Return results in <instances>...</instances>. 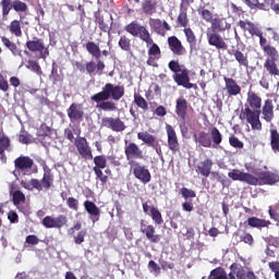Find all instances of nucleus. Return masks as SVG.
I'll list each match as a JSON object with an SVG mask.
<instances>
[{
    "label": "nucleus",
    "mask_w": 279,
    "mask_h": 279,
    "mask_svg": "<svg viewBox=\"0 0 279 279\" xmlns=\"http://www.w3.org/2000/svg\"><path fill=\"white\" fill-rule=\"evenodd\" d=\"M94 165L93 170L106 169V167H108V159L106 158V155H98L94 157Z\"/></svg>",
    "instance_id": "49"
},
{
    "label": "nucleus",
    "mask_w": 279,
    "mask_h": 279,
    "mask_svg": "<svg viewBox=\"0 0 279 279\" xmlns=\"http://www.w3.org/2000/svg\"><path fill=\"white\" fill-rule=\"evenodd\" d=\"M25 47L31 53H39L41 60H47L49 58V46H45V40L43 38L34 37L25 43Z\"/></svg>",
    "instance_id": "9"
},
{
    "label": "nucleus",
    "mask_w": 279,
    "mask_h": 279,
    "mask_svg": "<svg viewBox=\"0 0 279 279\" xmlns=\"http://www.w3.org/2000/svg\"><path fill=\"white\" fill-rule=\"evenodd\" d=\"M88 232L86 230H81L76 235H74V243L75 245H82L84 243L86 235Z\"/></svg>",
    "instance_id": "59"
},
{
    "label": "nucleus",
    "mask_w": 279,
    "mask_h": 279,
    "mask_svg": "<svg viewBox=\"0 0 279 279\" xmlns=\"http://www.w3.org/2000/svg\"><path fill=\"white\" fill-rule=\"evenodd\" d=\"M197 14L206 23H211V21H214L213 12L210 10L206 9V7H198Z\"/></svg>",
    "instance_id": "48"
},
{
    "label": "nucleus",
    "mask_w": 279,
    "mask_h": 279,
    "mask_svg": "<svg viewBox=\"0 0 279 279\" xmlns=\"http://www.w3.org/2000/svg\"><path fill=\"white\" fill-rule=\"evenodd\" d=\"M85 47L89 56L96 60L101 58V49L99 48V45L95 44L94 41H88Z\"/></svg>",
    "instance_id": "41"
},
{
    "label": "nucleus",
    "mask_w": 279,
    "mask_h": 279,
    "mask_svg": "<svg viewBox=\"0 0 279 279\" xmlns=\"http://www.w3.org/2000/svg\"><path fill=\"white\" fill-rule=\"evenodd\" d=\"M104 128L112 130V132H125L126 125L120 118L106 117L102 118Z\"/></svg>",
    "instance_id": "23"
},
{
    "label": "nucleus",
    "mask_w": 279,
    "mask_h": 279,
    "mask_svg": "<svg viewBox=\"0 0 279 279\" xmlns=\"http://www.w3.org/2000/svg\"><path fill=\"white\" fill-rule=\"evenodd\" d=\"M229 279H243V267L236 265V264H231L230 266V272H229Z\"/></svg>",
    "instance_id": "43"
},
{
    "label": "nucleus",
    "mask_w": 279,
    "mask_h": 279,
    "mask_svg": "<svg viewBox=\"0 0 279 279\" xmlns=\"http://www.w3.org/2000/svg\"><path fill=\"white\" fill-rule=\"evenodd\" d=\"M157 5L158 2H156V0H144L142 3V12L147 16H151L153 14H156Z\"/></svg>",
    "instance_id": "39"
},
{
    "label": "nucleus",
    "mask_w": 279,
    "mask_h": 279,
    "mask_svg": "<svg viewBox=\"0 0 279 279\" xmlns=\"http://www.w3.org/2000/svg\"><path fill=\"white\" fill-rule=\"evenodd\" d=\"M69 218L64 215H59L57 217L53 216H46L41 220V226L44 228H47L48 230L54 229V230H62L64 226H68Z\"/></svg>",
    "instance_id": "14"
},
{
    "label": "nucleus",
    "mask_w": 279,
    "mask_h": 279,
    "mask_svg": "<svg viewBox=\"0 0 279 279\" xmlns=\"http://www.w3.org/2000/svg\"><path fill=\"white\" fill-rule=\"evenodd\" d=\"M252 173L243 172L239 169H233L232 171L228 172V178L233 180V182H245V184H248L250 186H252Z\"/></svg>",
    "instance_id": "28"
},
{
    "label": "nucleus",
    "mask_w": 279,
    "mask_h": 279,
    "mask_svg": "<svg viewBox=\"0 0 279 279\" xmlns=\"http://www.w3.org/2000/svg\"><path fill=\"white\" fill-rule=\"evenodd\" d=\"M106 69V63L104 61L97 59V62L89 61L85 64V71L88 73V75H95V71H97L98 75H101L104 73V70Z\"/></svg>",
    "instance_id": "32"
},
{
    "label": "nucleus",
    "mask_w": 279,
    "mask_h": 279,
    "mask_svg": "<svg viewBox=\"0 0 279 279\" xmlns=\"http://www.w3.org/2000/svg\"><path fill=\"white\" fill-rule=\"evenodd\" d=\"M37 136L41 140L47 138V136H51V128H49L47 123L40 124Z\"/></svg>",
    "instance_id": "53"
},
{
    "label": "nucleus",
    "mask_w": 279,
    "mask_h": 279,
    "mask_svg": "<svg viewBox=\"0 0 279 279\" xmlns=\"http://www.w3.org/2000/svg\"><path fill=\"white\" fill-rule=\"evenodd\" d=\"M263 108V98L256 92H247L245 108H242L240 120L246 121L252 130L260 132L263 122H260V109Z\"/></svg>",
    "instance_id": "2"
},
{
    "label": "nucleus",
    "mask_w": 279,
    "mask_h": 279,
    "mask_svg": "<svg viewBox=\"0 0 279 279\" xmlns=\"http://www.w3.org/2000/svg\"><path fill=\"white\" fill-rule=\"evenodd\" d=\"M118 45L122 51H132V39H130L126 35L120 36Z\"/></svg>",
    "instance_id": "47"
},
{
    "label": "nucleus",
    "mask_w": 279,
    "mask_h": 279,
    "mask_svg": "<svg viewBox=\"0 0 279 279\" xmlns=\"http://www.w3.org/2000/svg\"><path fill=\"white\" fill-rule=\"evenodd\" d=\"M268 215L270 219H272V221H276L277 223H279V213L277 209L269 207Z\"/></svg>",
    "instance_id": "64"
},
{
    "label": "nucleus",
    "mask_w": 279,
    "mask_h": 279,
    "mask_svg": "<svg viewBox=\"0 0 279 279\" xmlns=\"http://www.w3.org/2000/svg\"><path fill=\"white\" fill-rule=\"evenodd\" d=\"M231 27H232V24L228 23V19L217 15L211 21L210 28H208L207 31L218 32L221 34V33L226 32V29H230Z\"/></svg>",
    "instance_id": "26"
},
{
    "label": "nucleus",
    "mask_w": 279,
    "mask_h": 279,
    "mask_svg": "<svg viewBox=\"0 0 279 279\" xmlns=\"http://www.w3.org/2000/svg\"><path fill=\"white\" fill-rule=\"evenodd\" d=\"M270 149L274 154H279V132L276 129H270Z\"/></svg>",
    "instance_id": "40"
},
{
    "label": "nucleus",
    "mask_w": 279,
    "mask_h": 279,
    "mask_svg": "<svg viewBox=\"0 0 279 279\" xmlns=\"http://www.w3.org/2000/svg\"><path fill=\"white\" fill-rule=\"evenodd\" d=\"M5 151H12V141L8 135L3 134V129H0V161L3 165L8 162Z\"/></svg>",
    "instance_id": "22"
},
{
    "label": "nucleus",
    "mask_w": 279,
    "mask_h": 279,
    "mask_svg": "<svg viewBox=\"0 0 279 279\" xmlns=\"http://www.w3.org/2000/svg\"><path fill=\"white\" fill-rule=\"evenodd\" d=\"M262 51L267 57L264 61V69L271 77H279L278 68V49L271 44H268L262 48Z\"/></svg>",
    "instance_id": "4"
},
{
    "label": "nucleus",
    "mask_w": 279,
    "mask_h": 279,
    "mask_svg": "<svg viewBox=\"0 0 279 279\" xmlns=\"http://www.w3.org/2000/svg\"><path fill=\"white\" fill-rule=\"evenodd\" d=\"M149 27L155 34H158V36H165L167 32H171V25H169L167 21L161 22L160 19H150Z\"/></svg>",
    "instance_id": "24"
},
{
    "label": "nucleus",
    "mask_w": 279,
    "mask_h": 279,
    "mask_svg": "<svg viewBox=\"0 0 279 279\" xmlns=\"http://www.w3.org/2000/svg\"><path fill=\"white\" fill-rule=\"evenodd\" d=\"M229 54L234 57V59L238 61L239 66H244V69L250 68V59H247V54L243 53L241 50H230Z\"/></svg>",
    "instance_id": "36"
},
{
    "label": "nucleus",
    "mask_w": 279,
    "mask_h": 279,
    "mask_svg": "<svg viewBox=\"0 0 279 279\" xmlns=\"http://www.w3.org/2000/svg\"><path fill=\"white\" fill-rule=\"evenodd\" d=\"M213 159H204L196 165L195 171L196 173H198V175H202L203 178H209L210 172L213 171Z\"/></svg>",
    "instance_id": "29"
},
{
    "label": "nucleus",
    "mask_w": 279,
    "mask_h": 279,
    "mask_svg": "<svg viewBox=\"0 0 279 279\" xmlns=\"http://www.w3.org/2000/svg\"><path fill=\"white\" fill-rule=\"evenodd\" d=\"M66 114L72 123H81V121H84V109H82L81 104H71L66 109Z\"/></svg>",
    "instance_id": "20"
},
{
    "label": "nucleus",
    "mask_w": 279,
    "mask_h": 279,
    "mask_svg": "<svg viewBox=\"0 0 279 279\" xmlns=\"http://www.w3.org/2000/svg\"><path fill=\"white\" fill-rule=\"evenodd\" d=\"M148 215H150L156 226H162V223H165V220L162 219V214L157 207H150V214Z\"/></svg>",
    "instance_id": "45"
},
{
    "label": "nucleus",
    "mask_w": 279,
    "mask_h": 279,
    "mask_svg": "<svg viewBox=\"0 0 279 279\" xmlns=\"http://www.w3.org/2000/svg\"><path fill=\"white\" fill-rule=\"evenodd\" d=\"M239 27H241L244 32H248L250 36H256L259 38V47L263 49V47H266L269 45V40L263 36V31L259 29V27L254 24V22H250V20L243 21L240 20L238 23Z\"/></svg>",
    "instance_id": "11"
},
{
    "label": "nucleus",
    "mask_w": 279,
    "mask_h": 279,
    "mask_svg": "<svg viewBox=\"0 0 279 279\" xmlns=\"http://www.w3.org/2000/svg\"><path fill=\"white\" fill-rule=\"evenodd\" d=\"M125 95V87L123 85H114L112 83H107L101 92H98L90 96V101L97 104L96 108L104 110V112H117L119 107L117 102ZM112 99V100H110Z\"/></svg>",
    "instance_id": "1"
},
{
    "label": "nucleus",
    "mask_w": 279,
    "mask_h": 279,
    "mask_svg": "<svg viewBox=\"0 0 279 279\" xmlns=\"http://www.w3.org/2000/svg\"><path fill=\"white\" fill-rule=\"evenodd\" d=\"M181 195L184 199H189V197L193 198L196 197L197 194L193 190H189V187H182L181 189Z\"/></svg>",
    "instance_id": "63"
},
{
    "label": "nucleus",
    "mask_w": 279,
    "mask_h": 279,
    "mask_svg": "<svg viewBox=\"0 0 279 279\" xmlns=\"http://www.w3.org/2000/svg\"><path fill=\"white\" fill-rule=\"evenodd\" d=\"M168 47L174 56H185L186 48L177 36L168 37Z\"/></svg>",
    "instance_id": "27"
},
{
    "label": "nucleus",
    "mask_w": 279,
    "mask_h": 279,
    "mask_svg": "<svg viewBox=\"0 0 279 279\" xmlns=\"http://www.w3.org/2000/svg\"><path fill=\"white\" fill-rule=\"evenodd\" d=\"M138 141H142L147 145V147H158V140H156V136L147 133V132H140L137 133Z\"/></svg>",
    "instance_id": "38"
},
{
    "label": "nucleus",
    "mask_w": 279,
    "mask_h": 279,
    "mask_svg": "<svg viewBox=\"0 0 279 279\" xmlns=\"http://www.w3.org/2000/svg\"><path fill=\"white\" fill-rule=\"evenodd\" d=\"M279 182V175L271 171H262L257 173V177L252 174L251 186H274Z\"/></svg>",
    "instance_id": "10"
},
{
    "label": "nucleus",
    "mask_w": 279,
    "mask_h": 279,
    "mask_svg": "<svg viewBox=\"0 0 279 279\" xmlns=\"http://www.w3.org/2000/svg\"><path fill=\"white\" fill-rule=\"evenodd\" d=\"M269 270L275 274V279H279V260L268 263Z\"/></svg>",
    "instance_id": "60"
},
{
    "label": "nucleus",
    "mask_w": 279,
    "mask_h": 279,
    "mask_svg": "<svg viewBox=\"0 0 279 279\" xmlns=\"http://www.w3.org/2000/svg\"><path fill=\"white\" fill-rule=\"evenodd\" d=\"M177 25H179V27H184V29L189 27V13L186 9L180 10L179 15L177 17Z\"/></svg>",
    "instance_id": "42"
},
{
    "label": "nucleus",
    "mask_w": 279,
    "mask_h": 279,
    "mask_svg": "<svg viewBox=\"0 0 279 279\" xmlns=\"http://www.w3.org/2000/svg\"><path fill=\"white\" fill-rule=\"evenodd\" d=\"M19 143H22V145H29L33 143L32 141V134H29L25 130H21L19 134Z\"/></svg>",
    "instance_id": "52"
},
{
    "label": "nucleus",
    "mask_w": 279,
    "mask_h": 279,
    "mask_svg": "<svg viewBox=\"0 0 279 279\" xmlns=\"http://www.w3.org/2000/svg\"><path fill=\"white\" fill-rule=\"evenodd\" d=\"M25 202V194L21 191H15L13 193V204L14 206H19V204Z\"/></svg>",
    "instance_id": "58"
},
{
    "label": "nucleus",
    "mask_w": 279,
    "mask_h": 279,
    "mask_svg": "<svg viewBox=\"0 0 279 279\" xmlns=\"http://www.w3.org/2000/svg\"><path fill=\"white\" fill-rule=\"evenodd\" d=\"M0 5L2 8V19L4 20H8L12 10L17 12V14H21V12H27L28 10L27 3L21 0H1Z\"/></svg>",
    "instance_id": "8"
},
{
    "label": "nucleus",
    "mask_w": 279,
    "mask_h": 279,
    "mask_svg": "<svg viewBox=\"0 0 279 279\" xmlns=\"http://www.w3.org/2000/svg\"><path fill=\"white\" fill-rule=\"evenodd\" d=\"M240 241L246 245H254V236L247 232L240 236Z\"/></svg>",
    "instance_id": "62"
},
{
    "label": "nucleus",
    "mask_w": 279,
    "mask_h": 279,
    "mask_svg": "<svg viewBox=\"0 0 279 279\" xmlns=\"http://www.w3.org/2000/svg\"><path fill=\"white\" fill-rule=\"evenodd\" d=\"M247 226H250V228L263 230V228H269L271 226V221L258 217H250L247 218Z\"/></svg>",
    "instance_id": "35"
},
{
    "label": "nucleus",
    "mask_w": 279,
    "mask_h": 279,
    "mask_svg": "<svg viewBox=\"0 0 279 279\" xmlns=\"http://www.w3.org/2000/svg\"><path fill=\"white\" fill-rule=\"evenodd\" d=\"M95 23H97L100 32H104L105 34L110 32V26H108V24L104 20V15L95 13Z\"/></svg>",
    "instance_id": "50"
},
{
    "label": "nucleus",
    "mask_w": 279,
    "mask_h": 279,
    "mask_svg": "<svg viewBox=\"0 0 279 279\" xmlns=\"http://www.w3.org/2000/svg\"><path fill=\"white\" fill-rule=\"evenodd\" d=\"M210 138H211V144L214 143V147H217V145H221L223 141V135H221V132L217 126H214L210 130Z\"/></svg>",
    "instance_id": "44"
},
{
    "label": "nucleus",
    "mask_w": 279,
    "mask_h": 279,
    "mask_svg": "<svg viewBox=\"0 0 279 279\" xmlns=\"http://www.w3.org/2000/svg\"><path fill=\"white\" fill-rule=\"evenodd\" d=\"M124 156L129 166L132 165V162H137L136 160H143V158H145V154L138 144L128 142V140L124 141Z\"/></svg>",
    "instance_id": "12"
},
{
    "label": "nucleus",
    "mask_w": 279,
    "mask_h": 279,
    "mask_svg": "<svg viewBox=\"0 0 279 279\" xmlns=\"http://www.w3.org/2000/svg\"><path fill=\"white\" fill-rule=\"evenodd\" d=\"M183 34H185L186 43H189L191 49L197 45V37L191 27L184 28Z\"/></svg>",
    "instance_id": "46"
},
{
    "label": "nucleus",
    "mask_w": 279,
    "mask_h": 279,
    "mask_svg": "<svg viewBox=\"0 0 279 279\" xmlns=\"http://www.w3.org/2000/svg\"><path fill=\"white\" fill-rule=\"evenodd\" d=\"M223 81L229 97H236V95H241V87L234 78L225 76Z\"/></svg>",
    "instance_id": "31"
},
{
    "label": "nucleus",
    "mask_w": 279,
    "mask_h": 279,
    "mask_svg": "<svg viewBox=\"0 0 279 279\" xmlns=\"http://www.w3.org/2000/svg\"><path fill=\"white\" fill-rule=\"evenodd\" d=\"M147 47H149L148 49V59L146 61V64L148 66H158V62L157 60H160V58H162V51L160 50V46H158V44L153 43L151 44H146Z\"/></svg>",
    "instance_id": "21"
},
{
    "label": "nucleus",
    "mask_w": 279,
    "mask_h": 279,
    "mask_svg": "<svg viewBox=\"0 0 279 279\" xmlns=\"http://www.w3.org/2000/svg\"><path fill=\"white\" fill-rule=\"evenodd\" d=\"M229 145L234 147V149H243V147H245V144L234 135L229 136Z\"/></svg>",
    "instance_id": "56"
},
{
    "label": "nucleus",
    "mask_w": 279,
    "mask_h": 279,
    "mask_svg": "<svg viewBox=\"0 0 279 279\" xmlns=\"http://www.w3.org/2000/svg\"><path fill=\"white\" fill-rule=\"evenodd\" d=\"M134 178L142 182V184H149L151 182V172L147 169V166L142 165L138 161H131L129 165Z\"/></svg>",
    "instance_id": "13"
},
{
    "label": "nucleus",
    "mask_w": 279,
    "mask_h": 279,
    "mask_svg": "<svg viewBox=\"0 0 279 279\" xmlns=\"http://www.w3.org/2000/svg\"><path fill=\"white\" fill-rule=\"evenodd\" d=\"M93 171L96 175V180H99L101 186H106V184H108V175L104 174V169H94Z\"/></svg>",
    "instance_id": "55"
},
{
    "label": "nucleus",
    "mask_w": 279,
    "mask_h": 279,
    "mask_svg": "<svg viewBox=\"0 0 279 279\" xmlns=\"http://www.w3.org/2000/svg\"><path fill=\"white\" fill-rule=\"evenodd\" d=\"M28 69H31V71H34V73H36L37 75H43V69L37 61H28Z\"/></svg>",
    "instance_id": "61"
},
{
    "label": "nucleus",
    "mask_w": 279,
    "mask_h": 279,
    "mask_svg": "<svg viewBox=\"0 0 279 279\" xmlns=\"http://www.w3.org/2000/svg\"><path fill=\"white\" fill-rule=\"evenodd\" d=\"M206 36L209 47H215L218 51H227L228 44L218 32L207 31Z\"/></svg>",
    "instance_id": "15"
},
{
    "label": "nucleus",
    "mask_w": 279,
    "mask_h": 279,
    "mask_svg": "<svg viewBox=\"0 0 279 279\" xmlns=\"http://www.w3.org/2000/svg\"><path fill=\"white\" fill-rule=\"evenodd\" d=\"M14 169L17 173L22 175H32L33 173H38V166L34 163V159L29 156L21 155L14 159Z\"/></svg>",
    "instance_id": "6"
},
{
    "label": "nucleus",
    "mask_w": 279,
    "mask_h": 279,
    "mask_svg": "<svg viewBox=\"0 0 279 279\" xmlns=\"http://www.w3.org/2000/svg\"><path fill=\"white\" fill-rule=\"evenodd\" d=\"M251 10H265V3L258 2V0H242Z\"/></svg>",
    "instance_id": "54"
},
{
    "label": "nucleus",
    "mask_w": 279,
    "mask_h": 279,
    "mask_svg": "<svg viewBox=\"0 0 279 279\" xmlns=\"http://www.w3.org/2000/svg\"><path fill=\"white\" fill-rule=\"evenodd\" d=\"M0 40L3 45V47H5V49H8L12 53V56H19L20 58H23V52H22L21 48H19L16 43L10 40V38H8L5 36H1Z\"/></svg>",
    "instance_id": "33"
},
{
    "label": "nucleus",
    "mask_w": 279,
    "mask_h": 279,
    "mask_svg": "<svg viewBox=\"0 0 279 279\" xmlns=\"http://www.w3.org/2000/svg\"><path fill=\"white\" fill-rule=\"evenodd\" d=\"M274 100L266 99L264 101V106L262 107V119L266 121V123H271L274 121Z\"/></svg>",
    "instance_id": "30"
},
{
    "label": "nucleus",
    "mask_w": 279,
    "mask_h": 279,
    "mask_svg": "<svg viewBox=\"0 0 279 279\" xmlns=\"http://www.w3.org/2000/svg\"><path fill=\"white\" fill-rule=\"evenodd\" d=\"M74 145L80 156L84 160H93V149L90 148V145L88 144V140H86V137H77L74 141Z\"/></svg>",
    "instance_id": "16"
},
{
    "label": "nucleus",
    "mask_w": 279,
    "mask_h": 279,
    "mask_svg": "<svg viewBox=\"0 0 279 279\" xmlns=\"http://www.w3.org/2000/svg\"><path fill=\"white\" fill-rule=\"evenodd\" d=\"M166 132L168 137V148L172 154H178L180 151V141L178 140V133L170 124H166Z\"/></svg>",
    "instance_id": "19"
},
{
    "label": "nucleus",
    "mask_w": 279,
    "mask_h": 279,
    "mask_svg": "<svg viewBox=\"0 0 279 279\" xmlns=\"http://www.w3.org/2000/svg\"><path fill=\"white\" fill-rule=\"evenodd\" d=\"M21 21H23L22 16L20 17V20H12L7 26V29L10 32V34H12V36H15V38L23 37V26L21 25Z\"/></svg>",
    "instance_id": "34"
},
{
    "label": "nucleus",
    "mask_w": 279,
    "mask_h": 279,
    "mask_svg": "<svg viewBox=\"0 0 279 279\" xmlns=\"http://www.w3.org/2000/svg\"><path fill=\"white\" fill-rule=\"evenodd\" d=\"M195 143H198L199 147L210 148L213 147V140L206 131H201L197 135H194Z\"/></svg>",
    "instance_id": "37"
},
{
    "label": "nucleus",
    "mask_w": 279,
    "mask_h": 279,
    "mask_svg": "<svg viewBox=\"0 0 279 279\" xmlns=\"http://www.w3.org/2000/svg\"><path fill=\"white\" fill-rule=\"evenodd\" d=\"M189 100H186V98H177L174 112L179 121H189Z\"/></svg>",
    "instance_id": "18"
},
{
    "label": "nucleus",
    "mask_w": 279,
    "mask_h": 279,
    "mask_svg": "<svg viewBox=\"0 0 279 279\" xmlns=\"http://www.w3.org/2000/svg\"><path fill=\"white\" fill-rule=\"evenodd\" d=\"M66 206L68 208H70V210H80V201H77V198L75 197H69L66 199Z\"/></svg>",
    "instance_id": "57"
},
{
    "label": "nucleus",
    "mask_w": 279,
    "mask_h": 279,
    "mask_svg": "<svg viewBox=\"0 0 279 279\" xmlns=\"http://www.w3.org/2000/svg\"><path fill=\"white\" fill-rule=\"evenodd\" d=\"M83 206L86 210V213L89 215V219L93 221V223H97L99 219H101V209L95 204L93 201H85L83 203Z\"/></svg>",
    "instance_id": "25"
},
{
    "label": "nucleus",
    "mask_w": 279,
    "mask_h": 279,
    "mask_svg": "<svg viewBox=\"0 0 279 279\" xmlns=\"http://www.w3.org/2000/svg\"><path fill=\"white\" fill-rule=\"evenodd\" d=\"M40 166L44 170L41 180L31 179L29 184L32 185V189H36V191H49V189L53 186V172H51V168L47 166V161L43 160Z\"/></svg>",
    "instance_id": "5"
},
{
    "label": "nucleus",
    "mask_w": 279,
    "mask_h": 279,
    "mask_svg": "<svg viewBox=\"0 0 279 279\" xmlns=\"http://www.w3.org/2000/svg\"><path fill=\"white\" fill-rule=\"evenodd\" d=\"M168 68L173 73L172 80L178 86H183V88H197V85L191 83V76H189V69L180 64V61L171 60L168 63Z\"/></svg>",
    "instance_id": "3"
},
{
    "label": "nucleus",
    "mask_w": 279,
    "mask_h": 279,
    "mask_svg": "<svg viewBox=\"0 0 279 279\" xmlns=\"http://www.w3.org/2000/svg\"><path fill=\"white\" fill-rule=\"evenodd\" d=\"M140 231L150 243H158L162 239V235L156 233V227L145 223V220H141Z\"/></svg>",
    "instance_id": "17"
},
{
    "label": "nucleus",
    "mask_w": 279,
    "mask_h": 279,
    "mask_svg": "<svg viewBox=\"0 0 279 279\" xmlns=\"http://www.w3.org/2000/svg\"><path fill=\"white\" fill-rule=\"evenodd\" d=\"M134 104L144 111L149 109V104H147V100H145L141 94H134Z\"/></svg>",
    "instance_id": "51"
},
{
    "label": "nucleus",
    "mask_w": 279,
    "mask_h": 279,
    "mask_svg": "<svg viewBox=\"0 0 279 279\" xmlns=\"http://www.w3.org/2000/svg\"><path fill=\"white\" fill-rule=\"evenodd\" d=\"M128 34L131 36L138 37L146 45H151L154 43V38H151V34L147 29V27L138 24L137 21H133L124 27Z\"/></svg>",
    "instance_id": "7"
}]
</instances>
